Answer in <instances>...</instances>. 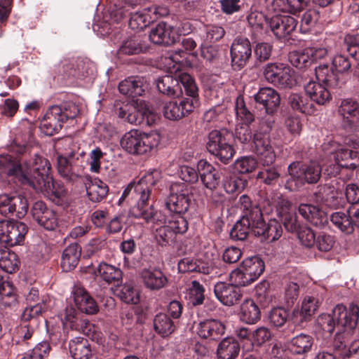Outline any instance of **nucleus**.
Returning a JSON list of instances; mask_svg holds the SVG:
<instances>
[{
    "mask_svg": "<svg viewBox=\"0 0 359 359\" xmlns=\"http://www.w3.org/2000/svg\"><path fill=\"white\" fill-rule=\"evenodd\" d=\"M130 215L151 224V229L155 231V238L161 245L172 243L177 233L182 234L188 230L189 224L184 217L175 215L166 221L165 216L160 212H155L152 205L147 208L134 206L130 210Z\"/></svg>",
    "mask_w": 359,
    "mask_h": 359,
    "instance_id": "nucleus-1",
    "label": "nucleus"
},
{
    "mask_svg": "<svg viewBox=\"0 0 359 359\" xmlns=\"http://www.w3.org/2000/svg\"><path fill=\"white\" fill-rule=\"evenodd\" d=\"M359 316V308L351 304L348 310L342 304L337 305L332 314L322 313L316 320L315 332L323 338L330 337L335 327L353 330L355 328Z\"/></svg>",
    "mask_w": 359,
    "mask_h": 359,
    "instance_id": "nucleus-2",
    "label": "nucleus"
},
{
    "mask_svg": "<svg viewBox=\"0 0 359 359\" xmlns=\"http://www.w3.org/2000/svg\"><path fill=\"white\" fill-rule=\"evenodd\" d=\"M161 141L157 133H145L133 129L126 133L121 139V147L130 154L142 155L155 149Z\"/></svg>",
    "mask_w": 359,
    "mask_h": 359,
    "instance_id": "nucleus-3",
    "label": "nucleus"
},
{
    "mask_svg": "<svg viewBox=\"0 0 359 359\" xmlns=\"http://www.w3.org/2000/svg\"><path fill=\"white\" fill-rule=\"evenodd\" d=\"M290 178L285 187L291 191L298 190L305 182L316 183L321 175V165L316 161L300 165L299 163H292L288 166Z\"/></svg>",
    "mask_w": 359,
    "mask_h": 359,
    "instance_id": "nucleus-4",
    "label": "nucleus"
},
{
    "mask_svg": "<svg viewBox=\"0 0 359 359\" xmlns=\"http://www.w3.org/2000/svg\"><path fill=\"white\" fill-rule=\"evenodd\" d=\"M161 178V172L157 169L148 172L137 182L130 183L123 191L121 198H131L137 204L135 206L149 207L147 203L151 187Z\"/></svg>",
    "mask_w": 359,
    "mask_h": 359,
    "instance_id": "nucleus-5",
    "label": "nucleus"
},
{
    "mask_svg": "<svg viewBox=\"0 0 359 359\" xmlns=\"http://www.w3.org/2000/svg\"><path fill=\"white\" fill-rule=\"evenodd\" d=\"M50 170L51 165L48 159L34 154L30 159L23 160L21 183L28 184L34 189L36 187L34 182H39L50 177Z\"/></svg>",
    "mask_w": 359,
    "mask_h": 359,
    "instance_id": "nucleus-6",
    "label": "nucleus"
},
{
    "mask_svg": "<svg viewBox=\"0 0 359 359\" xmlns=\"http://www.w3.org/2000/svg\"><path fill=\"white\" fill-rule=\"evenodd\" d=\"M272 121H266L260 124L253 138V151L263 165L272 164L276 160V154L271 144L269 133L272 128Z\"/></svg>",
    "mask_w": 359,
    "mask_h": 359,
    "instance_id": "nucleus-7",
    "label": "nucleus"
},
{
    "mask_svg": "<svg viewBox=\"0 0 359 359\" xmlns=\"http://www.w3.org/2000/svg\"><path fill=\"white\" fill-rule=\"evenodd\" d=\"M118 116L130 124H140L144 120L151 125L158 119V115L145 101L137 100L119 109Z\"/></svg>",
    "mask_w": 359,
    "mask_h": 359,
    "instance_id": "nucleus-8",
    "label": "nucleus"
},
{
    "mask_svg": "<svg viewBox=\"0 0 359 359\" xmlns=\"http://www.w3.org/2000/svg\"><path fill=\"white\" fill-rule=\"evenodd\" d=\"M226 130H213L208 134L206 148L210 154L226 164L236 154Z\"/></svg>",
    "mask_w": 359,
    "mask_h": 359,
    "instance_id": "nucleus-9",
    "label": "nucleus"
},
{
    "mask_svg": "<svg viewBox=\"0 0 359 359\" xmlns=\"http://www.w3.org/2000/svg\"><path fill=\"white\" fill-rule=\"evenodd\" d=\"M264 79L278 88H291L295 83L294 72L283 63H269L263 71Z\"/></svg>",
    "mask_w": 359,
    "mask_h": 359,
    "instance_id": "nucleus-10",
    "label": "nucleus"
},
{
    "mask_svg": "<svg viewBox=\"0 0 359 359\" xmlns=\"http://www.w3.org/2000/svg\"><path fill=\"white\" fill-rule=\"evenodd\" d=\"M323 150L330 154L333 161L346 170H354L359 166V153L336 142L324 143Z\"/></svg>",
    "mask_w": 359,
    "mask_h": 359,
    "instance_id": "nucleus-11",
    "label": "nucleus"
},
{
    "mask_svg": "<svg viewBox=\"0 0 359 359\" xmlns=\"http://www.w3.org/2000/svg\"><path fill=\"white\" fill-rule=\"evenodd\" d=\"M263 224L262 214L259 208H254L250 212L243 215L233 225L230 232L231 238L243 241L250 231L255 233L257 227Z\"/></svg>",
    "mask_w": 359,
    "mask_h": 359,
    "instance_id": "nucleus-12",
    "label": "nucleus"
},
{
    "mask_svg": "<svg viewBox=\"0 0 359 359\" xmlns=\"http://www.w3.org/2000/svg\"><path fill=\"white\" fill-rule=\"evenodd\" d=\"M27 231V226L22 222L0 221V241L7 246L13 247L23 244Z\"/></svg>",
    "mask_w": 359,
    "mask_h": 359,
    "instance_id": "nucleus-13",
    "label": "nucleus"
},
{
    "mask_svg": "<svg viewBox=\"0 0 359 359\" xmlns=\"http://www.w3.org/2000/svg\"><path fill=\"white\" fill-rule=\"evenodd\" d=\"M83 156V151H78L77 154L72 151L67 156H59L57 171L60 175L69 182H75L79 179L81 177Z\"/></svg>",
    "mask_w": 359,
    "mask_h": 359,
    "instance_id": "nucleus-14",
    "label": "nucleus"
},
{
    "mask_svg": "<svg viewBox=\"0 0 359 359\" xmlns=\"http://www.w3.org/2000/svg\"><path fill=\"white\" fill-rule=\"evenodd\" d=\"M28 211L27 198L20 194L4 193L0 194V214L5 217L15 215L22 218Z\"/></svg>",
    "mask_w": 359,
    "mask_h": 359,
    "instance_id": "nucleus-15",
    "label": "nucleus"
},
{
    "mask_svg": "<svg viewBox=\"0 0 359 359\" xmlns=\"http://www.w3.org/2000/svg\"><path fill=\"white\" fill-rule=\"evenodd\" d=\"M191 197L187 185L184 184H174L170 187V194L168 197L165 205L170 211L176 215L185 213L190 205Z\"/></svg>",
    "mask_w": 359,
    "mask_h": 359,
    "instance_id": "nucleus-16",
    "label": "nucleus"
},
{
    "mask_svg": "<svg viewBox=\"0 0 359 359\" xmlns=\"http://www.w3.org/2000/svg\"><path fill=\"white\" fill-rule=\"evenodd\" d=\"M198 104V99L196 98L171 100L164 104L163 113L166 118L177 121L193 111Z\"/></svg>",
    "mask_w": 359,
    "mask_h": 359,
    "instance_id": "nucleus-17",
    "label": "nucleus"
},
{
    "mask_svg": "<svg viewBox=\"0 0 359 359\" xmlns=\"http://www.w3.org/2000/svg\"><path fill=\"white\" fill-rule=\"evenodd\" d=\"M252 55L250 41L247 38L237 37L231 47L232 65L236 68H242Z\"/></svg>",
    "mask_w": 359,
    "mask_h": 359,
    "instance_id": "nucleus-18",
    "label": "nucleus"
},
{
    "mask_svg": "<svg viewBox=\"0 0 359 359\" xmlns=\"http://www.w3.org/2000/svg\"><path fill=\"white\" fill-rule=\"evenodd\" d=\"M321 300L316 297L306 296L302 302L301 309H294L292 315V320L298 325H302L303 323L310 320L311 316L318 311Z\"/></svg>",
    "mask_w": 359,
    "mask_h": 359,
    "instance_id": "nucleus-19",
    "label": "nucleus"
},
{
    "mask_svg": "<svg viewBox=\"0 0 359 359\" xmlns=\"http://www.w3.org/2000/svg\"><path fill=\"white\" fill-rule=\"evenodd\" d=\"M269 24L276 38L284 39L295 29L297 20L290 15H276L271 18Z\"/></svg>",
    "mask_w": 359,
    "mask_h": 359,
    "instance_id": "nucleus-20",
    "label": "nucleus"
},
{
    "mask_svg": "<svg viewBox=\"0 0 359 359\" xmlns=\"http://www.w3.org/2000/svg\"><path fill=\"white\" fill-rule=\"evenodd\" d=\"M72 296L77 309L82 313L93 315L98 312L99 308L96 301L88 291L80 285H76L72 290Z\"/></svg>",
    "mask_w": 359,
    "mask_h": 359,
    "instance_id": "nucleus-21",
    "label": "nucleus"
},
{
    "mask_svg": "<svg viewBox=\"0 0 359 359\" xmlns=\"http://www.w3.org/2000/svg\"><path fill=\"white\" fill-rule=\"evenodd\" d=\"M149 88V83L143 76H128L119 83V92L130 97L142 96Z\"/></svg>",
    "mask_w": 359,
    "mask_h": 359,
    "instance_id": "nucleus-22",
    "label": "nucleus"
},
{
    "mask_svg": "<svg viewBox=\"0 0 359 359\" xmlns=\"http://www.w3.org/2000/svg\"><path fill=\"white\" fill-rule=\"evenodd\" d=\"M163 13L156 6L149 7L133 13L130 18L129 26L132 29L142 30L151 22L158 20Z\"/></svg>",
    "mask_w": 359,
    "mask_h": 359,
    "instance_id": "nucleus-23",
    "label": "nucleus"
},
{
    "mask_svg": "<svg viewBox=\"0 0 359 359\" xmlns=\"http://www.w3.org/2000/svg\"><path fill=\"white\" fill-rule=\"evenodd\" d=\"M256 103L262 106L268 114H273L280 103V97L278 93L272 88H262L254 95Z\"/></svg>",
    "mask_w": 359,
    "mask_h": 359,
    "instance_id": "nucleus-24",
    "label": "nucleus"
},
{
    "mask_svg": "<svg viewBox=\"0 0 359 359\" xmlns=\"http://www.w3.org/2000/svg\"><path fill=\"white\" fill-rule=\"evenodd\" d=\"M214 292L222 304L229 306L235 304L241 297L239 287L224 282L215 284Z\"/></svg>",
    "mask_w": 359,
    "mask_h": 359,
    "instance_id": "nucleus-25",
    "label": "nucleus"
},
{
    "mask_svg": "<svg viewBox=\"0 0 359 359\" xmlns=\"http://www.w3.org/2000/svg\"><path fill=\"white\" fill-rule=\"evenodd\" d=\"M329 86L317 81H311L304 86L306 95L311 102L319 105H324L332 99V95L328 89Z\"/></svg>",
    "mask_w": 359,
    "mask_h": 359,
    "instance_id": "nucleus-26",
    "label": "nucleus"
},
{
    "mask_svg": "<svg viewBox=\"0 0 359 359\" xmlns=\"http://www.w3.org/2000/svg\"><path fill=\"white\" fill-rule=\"evenodd\" d=\"M298 211L306 221L313 226L321 228L327 223V214L317 205L302 203L299 206Z\"/></svg>",
    "mask_w": 359,
    "mask_h": 359,
    "instance_id": "nucleus-27",
    "label": "nucleus"
},
{
    "mask_svg": "<svg viewBox=\"0 0 359 359\" xmlns=\"http://www.w3.org/2000/svg\"><path fill=\"white\" fill-rule=\"evenodd\" d=\"M276 210L287 231L290 232L296 231L298 225L294 209L291 203L287 198H280L276 205Z\"/></svg>",
    "mask_w": 359,
    "mask_h": 359,
    "instance_id": "nucleus-28",
    "label": "nucleus"
},
{
    "mask_svg": "<svg viewBox=\"0 0 359 359\" xmlns=\"http://www.w3.org/2000/svg\"><path fill=\"white\" fill-rule=\"evenodd\" d=\"M224 325L217 320L209 319L200 322L197 325V334L203 339L217 340L224 333Z\"/></svg>",
    "mask_w": 359,
    "mask_h": 359,
    "instance_id": "nucleus-29",
    "label": "nucleus"
},
{
    "mask_svg": "<svg viewBox=\"0 0 359 359\" xmlns=\"http://www.w3.org/2000/svg\"><path fill=\"white\" fill-rule=\"evenodd\" d=\"M345 127L355 128L359 123V104L351 99L344 100L339 109Z\"/></svg>",
    "mask_w": 359,
    "mask_h": 359,
    "instance_id": "nucleus-30",
    "label": "nucleus"
},
{
    "mask_svg": "<svg viewBox=\"0 0 359 359\" xmlns=\"http://www.w3.org/2000/svg\"><path fill=\"white\" fill-rule=\"evenodd\" d=\"M140 278L144 286L151 290H160L168 283L167 277L161 270L156 268L142 269Z\"/></svg>",
    "mask_w": 359,
    "mask_h": 359,
    "instance_id": "nucleus-31",
    "label": "nucleus"
},
{
    "mask_svg": "<svg viewBox=\"0 0 359 359\" xmlns=\"http://www.w3.org/2000/svg\"><path fill=\"white\" fill-rule=\"evenodd\" d=\"M23 160L20 161L11 154L2 153L0 155V172L15 177L20 182L22 175Z\"/></svg>",
    "mask_w": 359,
    "mask_h": 359,
    "instance_id": "nucleus-32",
    "label": "nucleus"
},
{
    "mask_svg": "<svg viewBox=\"0 0 359 359\" xmlns=\"http://www.w3.org/2000/svg\"><path fill=\"white\" fill-rule=\"evenodd\" d=\"M150 40L155 44L170 45L175 42L173 27L165 22L158 23L149 34Z\"/></svg>",
    "mask_w": 359,
    "mask_h": 359,
    "instance_id": "nucleus-33",
    "label": "nucleus"
},
{
    "mask_svg": "<svg viewBox=\"0 0 359 359\" xmlns=\"http://www.w3.org/2000/svg\"><path fill=\"white\" fill-rule=\"evenodd\" d=\"M322 199L325 204L332 208H339L346 204L342 189L334 187L333 184H325L320 190Z\"/></svg>",
    "mask_w": 359,
    "mask_h": 359,
    "instance_id": "nucleus-34",
    "label": "nucleus"
},
{
    "mask_svg": "<svg viewBox=\"0 0 359 359\" xmlns=\"http://www.w3.org/2000/svg\"><path fill=\"white\" fill-rule=\"evenodd\" d=\"M34 183L36 187L34 189L37 192H41L44 195H51L57 199L63 198L67 193L64 185L55 182L52 176L46 178V180H41L39 182L35 181Z\"/></svg>",
    "mask_w": 359,
    "mask_h": 359,
    "instance_id": "nucleus-35",
    "label": "nucleus"
},
{
    "mask_svg": "<svg viewBox=\"0 0 359 359\" xmlns=\"http://www.w3.org/2000/svg\"><path fill=\"white\" fill-rule=\"evenodd\" d=\"M62 320L66 326L86 334H89L90 328L93 327V325L86 318H79L76 310L72 307L65 309Z\"/></svg>",
    "mask_w": 359,
    "mask_h": 359,
    "instance_id": "nucleus-36",
    "label": "nucleus"
},
{
    "mask_svg": "<svg viewBox=\"0 0 359 359\" xmlns=\"http://www.w3.org/2000/svg\"><path fill=\"white\" fill-rule=\"evenodd\" d=\"M198 168L204 186L210 190L215 189L219 184L220 176L212 165L205 160H201Z\"/></svg>",
    "mask_w": 359,
    "mask_h": 359,
    "instance_id": "nucleus-37",
    "label": "nucleus"
},
{
    "mask_svg": "<svg viewBox=\"0 0 359 359\" xmlns=\"http://www.w3.org/2000/svg\"><path fill=\"white\" fill-rule=\"evenodd\" d=\"M238 315L242 322L250 325L256 323L261 318L259 308L251 299L242 302Z\"/></svg>",
    "mask_w": 359,
    "mask_h": 359,
    "instance_id": "nucleus-38",
    "label": "nucleus"
},
{
    "mask_svg": "<svg viewBox=\"0 0 359 359\" xmlns=\"http://www.w3.org/2000/svg\"><path fill=\"white\" fill-rule=\"evenodd\" d=\"M95 275L100 276L108 284H119L122 281V271L113 265L101 262L95 271Z\"/></svg>",
    "mask_w": 359,
    "mask_h": 359,
    "instance_id": "nucleus-39",
    "label": "nucleus"
},
{
    "mask_svg": "<svg viewBox=\"0 0 359 359\" xmlns=\"http://www.w3.org/2000/svg\"><path fill=\"white\" fill-rule=\"evenodd\" d=\"M170 65H168L169 71L170 74H175L174 78L177 79L178 84H182L186 93L190 97L189 98L197 99L198 88L192 77L187 73H179L177 74V73L180 69L177 71H175V69L176 70V68L177 67V65L171 62H170Z\"/></svg>",
    "mask_w": 359,
    "mask_h": 359,
    "instance_id": "nucleus-40",
    "label": "nucleus"
},
{
    "mask_svg": "<svg viewBox=\"0 0 359 359\" xmlns=\"http://www.w3.org/2000/svg\"><path fill=\"white\" fill-rule=\"evenodd\" d=\"M240 352L238 342L232 337L224 338L217 349V359H236Z\"/></svg>",
    "mask_w": 359,
    "mask_h": 359,
    "instance_id": "nucleus-41",
    "label": "nucleus"
},
{
    "mask_svg": "<svg viewBox=\"0 0 359 359\" xmlns=\"http://www.w3.org/2000/svg\"><path fill=\"white\" fill-rule=\"evenodd\" d=\"M81 257V248L76 243L67 247L62 255L61 266L64 271H69L76 266Z\"/></svg>",
    "mask_w": 359,
    "mask_h": 359,
    "instance_id": "nucleus-42",
    "label": "nucleus"
},
{
    "mask_svg": "<svg viewBox=\"0 0 359 359\" xmlns=\"http://www.w3.org/2000/svg\"><path fill=\"white\" fill-rule=\"evenodd\" d=\"M317 82L322 83L327 86L335 88L340 83L338 75L330 68L328 65H320L315 69Z\"/></svg>",
    "mask_w": 359,
    "mask_h": 359,
    "instance_id": "nucleus-43",
    "label": "nucleus"
},
{
    "mask_svg": "<svg viewBox=\"0 0 359 359\" xmlns=\"http://www.w3.org/2000/svg\"><path fill=\"white\" fill-rule=\"evenodd\" d=\"M69 352L74 359H88L92 354L88 340L83 337H75L70 341Z\"/></svg>",
    "mask_w": 359,
    "mask_h": 359,
    "instance_id": "nucleus-44",
    "label": "nucleus"
},
{
    "mask_svg": "<svg viewBox=\"0 0 359 359\" xmlns=\"http://www.w3.org/2000/svg\"><path fill=\"white\" fill-rule=\"evenodd\" d=\"M313 344V339L306 334H300L293 337L289 344L290 351L297 355L306 354L311 351Z\"/></svg>",
    "mask_w": 359,
    "mask_h": 359,
    "instance_id": "nucleus-45",
    "label": "nucleus"
},
{
    "mask_svg": "<svg viewBox=\"0 0 359 359\" xmlns=\"http://www.w3.org/2000/svg\"><path fill=\"white\" fill-rule=\"evenodd\" d=\"M110 4L111 15L118 21L126 16L131 8L140 4V0H111Z\"/></svg>",
    "mask_w": 359,
    "mask_h": 359,
    "instance_id": "nucleus-46",
    "label": "nucleus"
},
{
    "mask_svg": "<svg viewBox=\"0 0 359 359\" xmlns=\"http://www.w3.org/2000/svg\"><path fill=\"white\" fill-rule=\"evenodd\" d=\"M154 327L158 334L162 337H167L175 331L176 325L174 320L167 314L159 313L154 318Z\"/></svg>",
    "mask_w": 359,
    "mask_h": 359,
    "instance_id": "nucleus-47",
    "label": "nucleus"
},
{
    "mask_svg": "<svg viewBox=\"0 0 359 359\" xmlns=\"http://www.w3.org/2000/svg\"><path fill=\"white\" fill-rule=\"evenodd\" d=\"M182 46L183 49H179L171 53L168 57L165 58L167 65H170L171 62L176 63L177 67L176 70H178L181 67V62L186 59V51H191L196 47V43L191 38H184L182 41Z\"/></svg>",
    "mask_w": 359,
    "mask_h": 359,
    "instance_id": "nucleus-48",
    "label": "nucleus"
},
{
    "mask_svg": "<svg viewBox=\"0 0 359 359\" xmlns=\"http://www.w3.org/2000/svg\"><path fill=\"white\" fill-rule=\"evenodd\" d=\"M262 224L255 231V236H263L269 242H273L280 238L283 230L278 222L271 221L266 226L263 221Z\"/></svg>",
    "mask_w": 359,
    "mask_h": 359,
    "instance_id": "nucleus-49",
    "label": "nucleus"
},
{
    "mask_svg": "<svg viewBox=\"0 0 359 359\" xmlns=\"http://www.w3.org/2000/svg\"><path fill=\"white\" fill-rule=\"evenodd\" d=\"M242 269L246 271V274L255 281L264 271V262L258 256H253L244 259L242 262Z\"/></svg>",
    "mask_w": 359,
    "mask_h": 359,
    "instance_id": "nucleus-50",
    "label": "nucleus"
},
{
    "mask_svg": "<svg viewBox=\"0 0 359 359\" xmlns=\"http://www.w3.org/2000/svg\"><path fill=\"white\" fill-rule=\"evenodd\" d=\"M288 102L294 110L301 113L311 114L314 111L313 103L306 95L292 93L288 98Z\"/></svg>",
    "mask_w": 359,
    "mask_h": 359,
    "instance_id": "nucleus-51",
    "label": "nucleus"
},
{
    "mask_svg": "<svg viewBox=\"0 0 359 359\" xmlns=\"http://www.w3.org/2000/svg\"><path fill=\"white\" fill-rule=\"evenodd\" d=\"M109 189L106 183L95 178L87 187V194L89 199L95 203L101 201L108 193Z\"/></svg>",
    "mask_w": 359,
    "mask_h": 359,
    "instance_id": "nucleus-52",
    "label": "nucleus"
},
{
    "mask_svg": "<svg viewBox=\"0 0 359 359\" xmlns=\"http://www.w3.org/2000/svg\"><path fill=\"white\" fill-rule=\"evenodd\" d=\"M50 299L46 298L45 299H42L41 302L36 303L34 305L28 306L22 313V320L24 323L34 320L48 310L50 307Z\"/></svg>",
    "mask_w": 359,
    "mask_h": 359,
    "instance_id": "nucleus-53",
    "label": "nucleus"
},
{
    "mask_svg": "<svg viewBox=\"0 0 359 359\" xmlns=\"http://www.w3.org/2000/svg\"><path fill=\"white\" fill-rule=\"evenodd\" d=\"M178 269L183 273L196 271L204 274H208L211 270L210 267L206 264L198 263L188 257L179 262Z\"/></svg>",
    "mask_w": 359,
    "mask_h": 359,
    "instance_id": "nucleus-54",
    "label": "nucleus"
},
{
    "mask_svg": "<svg viewBox=\"0 0 359 359\" xmlns=\"http://www.w3.org/2000/svg\"><path fill=\"white\" fill-rule=\"evenodd\" d=\"M178 85L177 79L171 75H165L157 79L156 87L158 90L168 95L177 96L175 87Z\"/></svg>",
    "mask_w": 359,
    "mask_h": 359,
    "instance_id": "nucleus-55",
    "label": "nucleus"
},
{
    "mask_svg": "<svg viewBox=\"0 0 359 359\" xmlns=\"http://www.w3.org/2000/svg\"><path fill=\"white\" fill-rule=\"evenodd\" d=\"M19 260L15 253L0 250V268L7 273H13L18 266Z\"/></svg>",
    "mask_w": 359,
    "mask_h": 359,
    "instance_id": "nucleus-56",
    "label": "nucleus"
},
{
    "mask_svg": "<svg viewBox=\"0 0 359 359\" xmlns=\"http://www.w3.org/2000/svg\"><path fill=\"white\" fill-rule=\"evenodd\" d=\"M330 220L336 227L346 233H350L353 231L350 216L344 212H334L330 217Z\"/></svg>",
    "mask_w": 359,
    "mask_h": 359,
    "instance_id": "nucleus-57",
    "label": "nucleus"
},
{
    "mask_svg": "<svg viewBox=\"0 0 359 359\" xmlns=\"http://www.w3.org/2000/svg\"><path fill=\"white\" fill-rule=\"evenodd\" d=\"M234 108L238 120L247 124H250L254 121V116L246 107L243 96H238L236 98Z\"/></svg>",
    "mask_w": 359,
    "mask_h": 359,
    "instance_id": "nucleus-58",
    "label": "nucleus"
},
{
    "mask_svg": "<svg viewBox=\"0 0 359 359\" xmlns=\"http://www.w3.org/2000/svg\"><path fill=\"white\" fill-rule=\"evenodd\" d=\"M142 50L141 39L137 36H133L123 41L118 51L120 54L134 55L139 54Z\"/></svg>",
    "mask_w": 359,
    "mask_h": 359,
    "instance_id": "nucleus-59",
    "label": "nucleus"
},
{
    "mask_svg": "<svg viewBox=\"0 0 359 359\" xmlns=\"http://www.w3.org/2000/svg\"><path fill=\"white\" fill-rule=\"evenodd\" d=\"M248 182L240 177L236 175H230L224 180V188L229 194H233L235 192L242 191Z\"/></svg>",
    "mask_w": 359,
    "mask_h": 359,
    "instance_id": "nucleus-60",
    "label": "nucleus"
},
{
    "mask_svg": "<svg viewBox=\"0 0 359 359\" xmlns=\"http://www.w3.org/2000/svg\"><path fill=\"white\" fill-rule=\"evenodd\" d=\"M257 165V160L252 156L238 158L233 164L235 170L240 174L252 172L255 170Z\"/></svg>",
    "mask_w": 359,
    "mask_h": 359,
    "instance_id": "nucleus-61",
    "label": "nucleus"
},
{
    "mask_svg": "<svg viewBox=\"0 0 359 359\" xmlns=\"http://www.w3.org/2000/svg\"><path fill=\"white\" fill-rule=\"evenodd\" d=\"M118 297L127 304H136L139 302V292L129 283H126L121 287L118 293Z\"/></svg>",
    "mask_w": 359,
    "mask_h": 359,
    "instance_id": "nucleus-62",
    "label": "nucleus"
},
{
    "mask_svg": "<svg viewBox=\"0 0 359 359\" xmlns=\"http://www.w3.org/2000/svg\"><path fill=\"white\" fill-rule=\"evenodd\" d=\"M319 12L314 9L307 11L304 13L301 19L300 30L302 33L309 32L318 21Z\"/></svg>",
    "mask_w": 359,
    "mask_h": 359,
    "instance_id": "nucleus-63",
    "label": "nucleus"
},
{
    "mask_svg": "<svg viewBox=\"0 0 359 359\" xmlns=\"http://www.w3.org/2000/svg\"><path fill=\"white\" fill-rule=\"evenodd\" d=\"M247 20L255 35L262 34L264 25L267 23L264 15L257 11L251 12L248 15Z\"/></svg>",
    "mask_w": 359,
    "mask_h": 359,
    "instance_id": "nucleus-64",
    "label": "nucleus"
}]
</instances>
